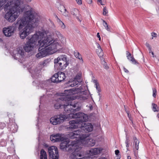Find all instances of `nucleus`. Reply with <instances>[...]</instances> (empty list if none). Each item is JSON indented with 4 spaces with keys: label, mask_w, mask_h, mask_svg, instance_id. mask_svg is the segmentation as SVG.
I'll use <instances>...</instances> for the list:
<instances>
[{
    "label": "nucleus",
    "mask_w": 159,
    "mask_h": 159,
    "mask_svg": "<svg viewBox=\"0 0 159 159\" xmlns=\"http://www.w3.org/2000/svg\"><path fill=\"white\" fill-rule=\"evenodd\" d=\"M44 36V33L41 31H38L33 35L29 40L27 42L24 49L26 52H30L33 49L37 41L39 43V41L41 40L42 36Z\"/></svg>",
    "instance_id": "nucleus-5"
},
{
    "label": "nucleus",
    "mask_w": 159,
    "mask_h": 159,
    "mask_svg": "<svg viewBox=\"0 0 159 159\" xmlns=\"http://www.w3.org/2000/svg\"><path fill=\"white\" fill-rule=\"evenodd\" d=\"M38 45L40 47L38 49L39 51L47 47L40 52L44 57L48 55L50 51H53V52H55L59 46V43L57 40L53 39L50 36L45 37L44 34V36H42L41 40L39 41Z\"/></svg>",
    "instance_id": "nucleus-3"
},
{
    "label": "nucleus",
    "mask_w": 159,
    "mask_h": 159,
    "mask_svg": "<svg viewBox=\"0 0 159 159\" xmlns=\"http://www.w3.org/2000/svg\"><path fill=\"white\" fill-rule=\"evenodd\" d=\"M55 17L58 19V21L61 22L63 24V25L62 26V28H64L65 27V25L64 24V23L61 20L58 18V16L56 15H55Z\"/></svg>",
    "instance_id": "nucleus-41"
},
{
    "label": "nucleus",
    "mask_w": 159,
    "mask_h": 159,
    "mask_svg": "<svg viewBox=\"0 0 159 159\" xmlns=\"http://www.w3.org/2000/svg\"><path fill=\"white\" fill-rule=\"evenodd\" d=\"M9 0H0L1 2H2V4H3V1H4L5 2H7V1H8Z\"/></svg>",
    "instance_id": "nucleus-53"
},
{
    "label": "nucleus",
    "mask_w": 159,
    "mask_h": 159,
    "mask_svg": "<svg viewBox=\"0 0 159 159\" xmlns=\"http://www.w3.org/2000/svg\"><path fill=\"white\" fill-rule=\"evenodd\" d=\"M82 156L81 154L78 152H74L70 156V159H81L80 157Z\"/></svg>",
    "instance_id": "nucleus-21"
},
{
    "label": "nucleus",
    "mask_w": 159,
    "mask_h": 159,
    "mask_svg": "<svg viewBox=\"0 0 159 159\" xmlns=\"http://www.w3.org/2000/svg\"><path fill=\"white\" fill-rule=\"evenodd\" d=\"M55 135L56 138H57V139H56L57 142L62 141L64 139V138L61 136V134H58Z\"/></svg>",
    "instance_id": "nucleus-28"
},
{
    "label": "nucleus",
    "mask_w": 159,
    "mask_h": 159,
    "mask_svg": "<svg viewBox=\"0 0 159 159\" xmlns=\"http://www.w3.org/2000/svg\"><path fill=\"white\" fill-rule=\"evenodd\" d=\"M126 54L128 60H130L132 62L135 64H138V62L136 61V60L134 58L133 56H131V54L128 51H126Z\"/></svg>",
    "instance_id": "nucleus-22"
},
{
    "label": "nucleus",
    "mask_w": 159,
    "mask_h": 159,
    "mask_svg": "<svg viewBox=\"0 0 159 159\" xmlns=\"http://www.w3.org/2000/svg\"><path fill=\"white\" fill-rule=\"evenodd\" d=\"M58 9L61 12H63L62 14L63 15L65 16H68V12L67 11L64 6L62 5H60L58 7Z\"/></svg>",
    "instance_id": "nucleus-23"
},
{
    "label": "nucleus",
    "mask_w": 159,
    "mask_h": 159,
    "mask_svg": "<svg viewBox=\"0 0 159 159\" xmlns=\"http://www.w3.org/2000/svg\"><path fill=\"white\" fill-rule=\"evenodd\" d=\"M40 159H47V155L46 152L44 149H42L40 151Z\"/></svg>",
    "instance_id": "nucleus-25"
},
{
    "label": "nucleus",
    "mask_w": 159,
    "mask_h": 159,
    "mask_svg": "<svg viewBox=\"0 0 159 159\" xmlns=\"http://www.w3.org/2000/svg\"><path fill=\"white\" fill-rule=\"evenodd\" d=\"M54 67L57 70L65 69L68 66L66 56L65 55L60 56L54 60Z\"/></svg>",
    "instance_id": "nucleus-6"
},
{
    "label": "nucleus",
    "mask_w": 159,
    "mask_h": 159,
    "mask_svg": "<svg viewBox=\"0 0 159 159\" xmlns=\"http://www.w3.org/2000/svg\"><path fill=\"white\" fill-rule=\"evenodd\" d=\"M98 1L100 2L102 5H104L105 3V0H98Z\"/></svg>",
    "instance_id": "nucleus-42"
},
{
    "label": "nucleus",
    "mask_w": 159,
    "mask_h": 159,
    "mask_svg": "<svg viewBox=\"0 0 159 159\" xmlns=\"http://www.w3.org/2000/svg\"><path fill=\"white\" fill-rule=\"evenodd\" d=\"M64 139L62 141L60 144V148L63 151H67L69 152H72L75 149V147L77 146L78 142L77 140L68 142L67 141L64 140Z\"/></svg>",
    "instance_id": "nucleus-7"
},
{
    "label": "nucleus",
    "mask_w": 159,
    "mask_h": 159,
    "mask_svg": "<svg viewBox=\"0 0 159 159\" xmlns=\"http://www.w3.org/2000/svg\"><path fill=\"white\" fill-rule=\"evenodd\" d=\"M16 52L12 55L15 59L18 60L23 57L25 52L22 48H17Z\"/></svg>",
    "instance_id": "nucleus-14"
},
{
    "label": "nucleus",
    "mask_w": 159,
    "mask_h": 159,
    "mask_svg": "<svg viewBox=\"0 0 159 159\" xmlns=\"http://www.w3.org/2000/svg\"><path fill=\"white\" fill-rule=\"evenodd\" d=\"M55 74L50 79L51 81V83L52 82L53 83H58L57 80V76H55Z\"/></svg>",
    "instance_id": "nucleus-31"
},
{
    "label": "nucleus",
    "mask_w": 159,
    "mask_h": 159,
    "mask_svg": "<svg viewBox=\"0 0 159 159\" xmlns=\"http://www.w3.org/2000/svg\"><path fill=\"white\" fill-rule=\"evenodd\" d=\"M75 82H76V81H74V82H73V84H75Z\"/></svg>",
    "instance_id": "nucleus-62"
},
{
    "label": "nucleus",
    "mask_w": 159,
    "mask_h": 159,
    "mask_svg": "<svg viewBox=\"0 0 159 159\" xmlns=\"http://www.w3.org/2000/svg\"><path fill=\"white\" fill-rule=\"evenodd\" d=\"M11 130L13 131V132H15L17 131V127L16 125L15 124H13L11 126V127L10 128Z\"/></svg>",
    "instance_id": "nucleus-34"
},
{
    "label": "nucleus",
    "mask_w": 159,
    "mask_h": 159,
    "mask_svg": "<svg viewBox=\"0 0 159 159\" xmlns=\"http://www.w3.org/2000/svg\"><path fill=\"white\" fill-rule=\"evenodd\" d=\"M42 98V97H41V98H40V99ZM40 102L41 101V99L40 100Z\"/></svg>",
    "instance_id": "nucleus-63"
},
{
    "label": "nucleus",
    "mask_w": 159,
    "mask_h": 159,
    "mask_svg": "<svg viewBox=\"0 0 159 159\" xmlns=\"http://www.w3.org/2000/svg\"><path fill=\"white\" fill-rule=\"evenodd\" d=\"M124 108H125V111L126 112V111H128L127 110V109H126V108L125 107V106H124Z\"/></svg>",
    "instance_id": "nucleus-59"
},
{
    "label": "nucleus",
    "mask_w": 159,
    "mask_h": 159,
    "mask_svg": "<svg viewBox=\"0 0 159 159\" xmlns=\"http://www.w3.org/2000/svg\"><path fill=\"white\" fill-rule=\"evenodd\" d=\"M120 153L119 151L118 150H116L115 151V153L116 155H118Z\"/></svg>",
    "instance_id": "nucleus-49"
},
{
    "label": "nucleus",
    "mask_w": 159,
    "mask_h": 159,
    "mask_svg": "<svg viewBox=\"0 0 159 159\" xmlns=\"http://www.w3.org/2000/svg\"><path fill=\"white\" fill-rule=\"evenodd\" d=\"M39 85L41 88L46 89L47 92H48V87L51 85V81L50 80H48L46 81H40L39 82Z\"/></svg>",
    "instance_id": "nucleus-16"
},
{
    "label": "nucleus",
    "mask_w": 159,
    "mask_h": 159,
    "mask_svg": "<svg viewBox=\"0 0 159 159\" xmlns=\"http://www.w3.org/2000/svg\"><path fill=\"white\" fill-rule=\"evenodd\" d=\"M153 94L152 96L154 98H155L156 95L157 90L155 88H152Z\"/></svg>",
    "instance_id": "nucleus-40"
},
{
    "label": "nucleus",
    "mask_w": 159,
    "mask_h": 159,
    "mask_svg": "<svg viewBox=\"0 0 159 159\" xmlns=\"http://www.w3.org/2000/svg\"><path fill=\"white\" fill-rule=\"evenodd\" d=\"M20 13L17 11H14L12 9H9L8 11L5 15V18L8 22H12L16 19Z\"/></svg>",
    "instance_id": "nucleus-10"
},
{
    "label": "nucleus",
    "mask_w": 159,
    "mask_h": 159,
    "mask_svg": "<svg viewBox=\"0 0 159 159\" xmlns=\"http://www.w3.org/2000/svg\"><path fill=\"white\" fill-rule=\"evenodd\" d=\"M74 110L73 112L70 113L68 114V117L76 119L80 124L84 123V122L87 120L88 117L87 115L83 112H75L78 111Z\"/></svg>",
    "instance_id": "nucleus-8"
},
{
    "label": "nucleus",
    "mask_w": 159,
    "mask_h": 159,
    "mask_svg": "<svg viewBox=\"0 0 159 159\" xmlns=\"http://www.w3.org/2000/svg\"><path fill=\"white\" fill-rule=\"evenodd\" d=\"M71 92V90L64 91L63 95L56 100V102L54 105L55 109H58L63 107L65 112L67 114L73 112L74 110L78 111L80 110V107L79 106L77 102L73 103L72 102L73 99L70 96Z\"/></svg>",
    "instance_id": "nucleus-2"
},
{
    "label": "nucleus",
    "mask_w": 159,
    "mask_h": 159,
    "mask_svg": "<svg viewBox=\"0 0 159 159\" xmlns=\"http://www.w3.org/2000/svg\"><path fill=\"white\" fill-rule=\"evenodd\" d=\"M157 117L159 118V114L158 113L157 114Z\"/></svg>",
    "instance_id": "nucleus-61"
},
{
    "label": "nucleus",
    "mask_w": 159,
    "mask_h": 159,
    "mask_svg": "<svg viewBox=\"0 0 159 159\" xmlns=\"http://www.w3.org/2000/svg\"><path fill=\"white\" fill-rule=\"evenodd\" d=\"M55 76H57L58 82H60L65 80L66 76L65 74L62 72H58L55 74Z\"/></svg>",
    "instance_id": "nucleus-19"
},
{
    "label": "nucleus",
    "mask_w": 159,
    "mask_h": 159,
    "mask_svg": "<svg viewBox=\"0 0 159 159\" xmlns=\"http://www.w3.org/2000/svg\"><path fill=\"white\" fill-rule=\"evenodd\" d=\"M128 138H126V140L125 141L126 146L127 148V150H128V148L129 147V143H128Z\"/></svg>",
    "instance_id": "nucleus-44"
},
{
    "label": "nucleus",
    "mask_w": 159,
    "mask_h": 159,
    "mask_svg": "<svg viewBox=\"0 0 159 159\" xmlns=\"http://www.w3.org/2000/svg\"><path fill=\"white\" fill-rule=\"evenodd\" d=\"M29 8V10L25 12L23 16L18 18L16 23L13 24L16 25V27L18 26L19 30L25 26L20 32V37L22 39H24L32 32L33 29L38 25L39 21L38 14L32 8Z\"/></svg>",
    "instance_id": "nucleus-1"
},
{
    "label": "nucleus",
    "mask_w": 159,
    "mask_h": 159,
    "mask_svg": "<svg viewBox=\"0 0 159 159\" xmlns=\"http://www.w3.org/2000/svg\"><path fill=\"white\" fill-rule=\"evenodd\" d=\"M97 47H98V48H101V46H100L99 44V43H97Z\"/></svg>",
    "instance_id": "nucleus-54"
},
{
    "label": "nucleus",
    "mask_w": 159,
    "mask_h": 159,
    "mask_svg": "<svg viewBox=\"0 0 159 159\" xmlns=\"http://www.w3.org/2000/svg\"><path fill=\"white\" fill-rule=\"evenodd\" d=\"M71 15L74 16V17L76 18L79 21L81 22V20L79 18L80 15L78 9L75 8L72 9L71 11Z\"/></svg>",
    "instance_id": "nucleus-20"
},
{
    "label": "nucleus",
    "mask_w": 159,
    "mask_h": 159,
    "mask_svg": "<svg viewBox=\"0 0 159 159\" xmlns=\"http://www.w3.org/2000/svg\"><path fill=\"white\" fill-rule=\"evenodd\" d=\"M50 139L53 142H57L56 139H57V138H56L55 135L54 134H53L50 136Z\"/></svg>",
    "instance_id": "nucleus-35"
},
{
    "label": "nucleus",
    "mask_w": 159,
    "mask_h": 159,
    "mask_svg": "<svg viewBox=\"0 0 159 159\" xmlns=\"http://www.w3.org/2000/svg\"><path fill=\"white\" fill-rule=\"evenodd\" d=\"M152 109L154 112L158 111L159 108L154 103H152Z\"/></svg>",
    "instance_id": "nucleus-32"
},
{
    "label": "nucleus",
    "mask_w": 159,
    "mask_h": 159,
    "mask_svg": "<svg viewBox=\"0 0 159 159\" xmlns=\"http://www.w3.org/2000/svg\"><path fill=\"white\" fill-rule=\"evenodd\" d=\"M126 113L127 114L129 118V120H131V115H129V111H126Z\"/></svg>",
    "instance_id": "nucleus-47"
},
{
    "label": "nucleus",
    "mask_w": 159,
    "mask_h": 159,
    "mask_svg": "<svg viewBox=\"0 0 159 159\" xmlns=\"http://www.w3.org/2000/svg\"><path fill=\"white\" fill-rule=\"evenodd\" d=\"M123 69L124 71L127 73H128L129 72V71L126 69L124 67H123Z\"/></svg>",
    "instance_id": "nucleus-52"
},
{
    "label": "nucleus",
    "mask_w": 159,
    "mask_h": 159,
    "mask_svg": "<svg viewBox=\"0 0 159 159\" xmlns=\"http://www.w3.org/2000/svg\"><path fill=\"white\" fill-rule=\"evenodd\" d=\"M50 159H58L59 154L57 147L52 146L48 148Z\"/></svg>",
    "instance_id": "nucleus-13"
},
{
    "label": "nucleus",
    "mask_w": 159,
    "mask_h": 159,
    "mask_svg": "<svg viewBox=\"0 0 159 159\" xmlns=\"http://www.w3.org/2000/svg\"><path fill=\"white\" fill-rule=\"evenodd\" d=\"M77 2V3L79 5H80L82 4L81 0H75Z\"/></svg>",
    "instance_id": "nucleus-48"
},
{
    "label": "nucleus",
    "mask_w": 159,
    "mask_h": 159,
    "mask_svg": "<svg viewBox=\"0 0 159 159\" xmlns=\"http://www.w3.org/2000/svg\"><path fill=\"white\" fill-rule=\"evenodd\" d=\"M79 81L78 80L77 82H75V84H73V83H71V84H70V85L71 86V87H74L76 85H77L78 83H79Z\"/></svg>",
    "instance_id": "nucleus-43"
},
{
    "label": "nucleus",
    "mask_w": 159,
    "mask_h": 159,
    "mask_svg": "<svg viewBox=\"0 0 159 159\" xmlns=\"http://www.w3.org/2000/svg\"><path fill=\"white\" fill-rule=\"evenodd\" d=\"M67 137L71 139H76L78 143H81L84 146L92 147L95 144V140L90 139L89 134L83 133L80 129L69 133Z\"/></svg>",
    "instance_id": "nucleus-4"
},
{
    "label": "nucleus",
    "mask_w": 159,
    "mask_h": 159,
    "mask_svg": "<svg viewBox=\"0 0 159 159\" xmlns=\"http://www.w3.org/2000/svg\"><path fill=\"white\" fill-rule=\"evenodd\" d=\"M151 53H152L153 57H154V53L153 52L151 51Z\"/></svg>",
    "instance_id": "nucleus-58"
},
{
    "label": "nucleus",
    "mask_w": 159,
    "mask_h": 159,
    "mask_svg": "<svg viewBox=\"0 0 159 159\" xmlns=\"http://www.w3.org/2000/svg\"><path fill=\"white\" fill-rule=\"evenodd\" d=\"M127 159H131V157L130 156H127Z\"/></svg>",
    "instance_id": "nucleus-57"
},
{
    "label": "nucleus",
    "mask_w": 159,
    "mask_h": 159,
    "mask_svg": "<svg viewBox=\"0 0 159 159\" xmlns=\"http://www.w3.org/2000/svg\"><path fill=\"white\" fill-rule=\"evenodd\" d=\"M16 29V25L13 24L11 26L4 28L3 29V32L6 37H10L14 35Z\"/></svg>",
    "instance_id": "nucleus-12"
},
{
    "label": "nucleus",
    "mask_w": 159,
    "mask_h": 159,
    "mask_svg": "<svg viewBox=\"0 0 159 159\" xmlns=\"http://www.w3.org/2000/svg\"><path fill=\"white\" fill-rule=\"evenodd\" d=\"M98 159H107L105 157H101L100 158H98Z\"/></svg>",
    "instance_id": "nucleus-55"
},
{
    "label": "nucleus",
    "mask_w": 159,
    "mask_h": 159,
    "mask_svg": "<svg viewBox=\"0 0 159 159\" xmlns=\"http://www.w3.org/2000/svg\"><path fill=\"white\" fill-rule=\"evenodd\" d=\"M35 56L38 59H40L43 57L40 52H39Z\"/></svg>",
    "instance_id": "nucleus-37"
},
{
    "label": "nucleus",
    "mask_w": 159,
    "mask_h": 159,
    "mask_svg": "<svg viewBox=\"0 0 159 159\" xmlns=\"http://www.w3.org/2000/svg\"><path fill=\"white\" fill-rule=\"evenodd\" d=\"M86 2L89 4H90L92 3V0H86Z\"/></svg>",
    "instance_id": "nucleus-50"
},
{
    "label": "nucleus",
    "mask_w": 159,
    "mask_h": 159,
    "mask_svg": "<svg viewBox=\"0 0 159 159\" xmlns=\"http://www.w3.org/2000/svg\"><path fill=\"white\" fill-rule=\"evenodd\" d=\"M49 59H46L44 60L43 61L39 63V65L41 66V67L40 66L38 67V68H37V69H39V70L40 71L42 69V66H47L49 64Z\"/></svg>",
    "instance_id": "nucleus-24"
},
{
    "label": "nucleus",
    "mask_w": 159,
    "mask_h": 159,
    "mask_svg": "<svg viewBox=\"0 0 159 159\" xmlns=\"http://www.w3.org/2000/svg\"><path fill=\"white\" fill-rule=\"evenodd\" d=\"M5 126V124L4 123H0V128L1 129H3V128Z\"/></svg>",
    "instance_id": "nucleus-46"
},
{
    "label": "nucleus",
    "mask_w": 159,
    "mask_h": 159,
    "mask_svg": "<svg viewBox=\"0 0 159 159\" xmlns=\"http://www.w3.org/2000/svg\"><path fill=\"white\" fill-rule=\"evenodd\" d=\"M66 119V117L65 115L60 114L51 117L50 121L52 124L56 125L63 122Z\"/></svg>",
    "instance_id": "nucleus-11"
},
{
    "label": "nucleus",
    "mask_w": 159,
    "mask_h": 159,
    "mask_svg": "<svg viewBox=\"0 0 159 159\" xmlns=\"http://www.w3.org/2000/svg\"><path fill=\"white\" fill-rule=\"evenodd\" d=\"M134 155L136 157H137V154H136L135 153L136 152L137 153V152L136 151V150H134Z\"/></svg>",
    "instance_id": "nucleus-56"
},
{
    "label": "nucleus",
    "mask_w": 159,
    "mask_h": 159,
    "mask_svg": "<svg viewBox=\"0 0 159 159\" xmlns=\"http://www.w3.org/2000/svg\"><path fill=\"white\" fill-rule=\"evenodd\" d=\"M101 151L102 149L99 148H92L88 151L87 152V153L89 156H93L99 154Z\"/></svg>",
    "instance_id": "nucleus-17"
},
{
    "label": "nucleus",
    "mask_w": 159,
    "mask_h": 159,
    "mask_svg": "<svg viewBox=\"0 0 159 159\" xmlns=\"http://www.w3.org/2000/svg\"><path fill=\"white\" fill-rule=\"evenodd\" d=\"M1 40H2V39H0V41H1Z\"/></svg>",
    "instance_id": "nucleus-64"
},
{
    "label": "nucleus",
    "mask_w": 159,
    "mask_h": 159,
    "mask_svg": "<svg viewBox=\"0 0 159 159\" xmlns=\"http://www.w3.org/2000/svg\"><path fill=\"white\" fill-rule=\"evenodd\" d=\"M97 37L99 38V40L100 41L101 39V37L99 35V33H98L97 35Z\"/></svg>",
    "instance_id": "nucleus-51"
},
{
    "label": "nucleus",
    "mask_w": 159,
    "mask_h": 159,
    "mask_svg": "<svg viewBox=\"0 0 159 159\" xmlns=\"http://www.w3.org/2000/svg\"><path fill=\"white\" fill-rule=\"evenodd\" d=\"M108 13V11L107 10V8L106 7H104L103 10V15L106 16V14Z\"/></svg>",
    "instance_id": "nucleus-38"
},
{
    "label": "nucleus",
    "mask_w": 159,
    "mask_h": 159,
    "mask_svg": "<svg viewBox=\"0 0 159 159\" xmlns=\"http://www.w3.org/2000/svg\"><path fill=\"white\" fill-rule=\"evenodd\" d=\"M20 0H9L4 5V8L11 7L10 9H12L14 11H16L20 13L22 10L20 7Z\"/></svg>",
    "instance_id": "nucleus-9"
},
{
    "label": "nucleus",
    "mask_w": 159,
    "mask_h": 159,
    "mask_svg": "<svg viewBox=\"0 0 159 159\" xmlns=\"http://www.w3.org/2000/svg\"><path fill=\"white\" fill-rule=\"evenodd\" d=\"M133 139L134 141V145L135 148L136 150H138L139 148V142L136 137H134Z\"/></svg>",
    "instance_id": "nucleus-26"
},
{
    "label": "nucleus",
    "mask_w": 159,
    "mask_h": 159,
    "mask_svg": "<svg viewBox=\"0 0 159 159\" xmlns=\"http://www.w3.org/2000/svg\"><path fill=\"white\" fill-rule=\"evenodd\" d=\"M93 80V82L94 83L95 85L96 89L98 91V92L99 93L101 91V89L99 86V84L98 83L97 80Z\"/></svg>",
    "instance_id": "nucleus-30"
},
{
    "label": "nucleus",
    "mask_w": 159,
    "mask_h": 159,
    "mask_svg": "<svg viewBox=\"0 0 159 159\" xmlns=\"http://www.w3.org/2000/svg\"><path fill=\"white\" fill-rule=\"evenodd\" d=\"M145 45L148 48L149 51V52L151 53L152 48L150 44L148 43H146L145 44Z\"/></svg>",
    "instance_id": "nucleus-39"
},
{
    "label": "nucleus",
    "mask_w": 159,
    "mask_h": 159,
    "mask_svg": "<svg viewBox=\"0 0 159 159\" xmlns=\"http://www.w3.org/2000/svg\"><path fill=\"white\" fill-rule=\"evenodd\" d=\"M151 35L152 37V39H153V37H156L157 36V34L156 33L154 32H152L151 33Z\"/></svg>",
    "instance_id": "nucleus-45"
},
{
    "label": "nucleus",
    "mask_w": 159,
    "mask_h": 159,
    "mask_svg": "<svg viewBox=\"0 0 159 159\" xmlns=\"http://www.w3.org/2000/svg\"><path fill=\"white\" fill-rule=\"evenodd\" d=\"M80 128L81 130H84L85 132H91L93 129V125L90 123H83Z\"/></svg>",
    "instance_id": "nucleus-15"
},
{
    "label": "nucleus",
    "mask_w": 159,
    "mask_h": 159,
    "mask_svg": "<svg viewBox=\"0 0 159 159\" xmlns=\"http://www.w3.org/2000/svg\"><path fill=\"white\" fill-rule=\"evenodd\" d=\"M74 55L75 57L81 60L82 62H83V60L82 59L81 55L80 54L79 52H78L77 51L74 52Z\"/></svg>",
    "instance_id": "nucleus-27"
},
{
    "label": "nucleus",
    "mask_w": 159,
    "mask_h": 159,
    "mask_svg": "<svg viewBox=\"0 0 159 159\" xmlns=\"http://www.w3.org/2000/svg\"><path fill=\"white\" fill-rule=\"evenodd\" d=\"M27 2H30L31 1V0H25Z\"/></svg>",
    "instance_id": "nucleus-60"
},
{
    "label": "nucleus",
    "mask_w": 159,
    "mask_h": 159,
    "mask_svg": "<svg viewBox=\"0 0 159 159\" xmlns=\"http://www.w3.org/2000/svg\"><path fill=\"white\" fill-rule=\"evenodd\" d=\"M102 63L104 66V67L105 69H107L109 67L107 65L106 62L104 61V59H103V61H102Z\"/></svg>",
    "instance_id": "nucleus-36"
},
{
    "label": "nucleus",
    "mask_w": 159,
    "mask_h": 159,
    "mask_svg": "<svg viewBox=\"0 0 159 159\" xmlns=\"http://www.w3.org/2000/svg\"><path fill=\"white\" fill-rule=\"evenodd\" d=\"M69 126L68 128L72 129H75L78 127V124H80L76 119L70 121L69 122Z\"/></svg>",
    "instance_id": "nucleus-18"
},
{
    "label": "nucleus",
    "mask_w": 159,
    "mask_h": 159,
    "mask_svg": "<svg viewBox=\"0 0 159 159\" xmlns=\"http://www.w3.org/2000/svg\"><path fill=\"white\" fill-rule=\"evenodd\" d=\"M96 52L99 57H101L103 55V52L101 48H98L96 49Z\"/></svg>",
    "instance_id": "nucleus-29"
},
{
    "label": "nucleus",
    "mask_w": 159,
    "mask_h": 159,
    "mask_svg": "<svg viewBox=\"0 0 159 159\" xmlns=\"http://www.w3.org/2000/svg\"><path fill=\"white\" fill-rule=\"evenodd\" d=\"M102 20L103 22V25L105 27V29L108 31H110V28L108 27L107 23L104 20H102Z\"/></svg>",
    "instance_id": "nucleus-33"
}]
</instances>
